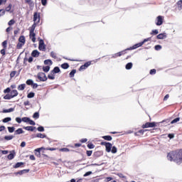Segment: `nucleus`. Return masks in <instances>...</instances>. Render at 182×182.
<instances>
[{"label": "nucleus", "instance_id": "338daca9", "mask_svg": "<svg viewBox=\"0 0 182 182\" xmlns=\"http://www.w3.org/2000/svg\"><path fill=\"white\" fill-rule=\"evenodd\" d=\"M178 6H180V8H182V1H179L178 2Z\"/></svg>", "mask_w": 182, "mask_h": 182}, {"label": "nucleus", "instance_id": "13d9d810", "mask_svg": "<svg viewBox=\"0 0 182 182\" xmlns=\"http://www.w3.org/2000/svg\"><path fill=\"white\" fill-rule=\"evenodd\" d=\"M29 124H31V126H35V122H33V120L30 119V121H28Z\"/></svg>", "mask_w": 182, "mask_h": 182}, {"label": "nucleus", "instance_id": "2eb2a0df", "mask_svg": "<svg viewBox=\"0 0 182 182\" xmlns=\"http://www.w3.org/2000/svg\"><path fill=\"white\" fill-rule=\"evenodd\" d=\"M48 79H50L51 80H53L55 79V73L54 72H51L49 75H48Z\"/></svg>", "mask_w": 182, "mask_h": 182}, {"label": "nucleus", "instance_id": "a18cd8bd", "mask_svg": "<svg viewBox=\"0 0 182 182\" xmlns=\"http://www.w3.org/2000/svg\"><path fill=\"white\" fill-rule=\"evenodd\" d=\"M159 33V30H153L152 32L151 33V35H158Z\"/></svg>", "mask_w": 182, "mask_h": 182}, {"label": "nucleus", "instance_id": "69168bd1", "mask_svg": "<svg viewBox=\"0 0 182 182\" xmlns=\"http://www.w3.org/2000/svg\"><path fill=\"white\" fill-rule=\"evenodd\" d=\"M81 143H86L87 141V139H82L80 140Z\"/></svg>", "mask_w": 182, "mask_h": 182}, {"label": "nucleus", "instance_id": "6e6d98bb", "mask_svg": "<svg viewBox=\"0 0 182 182\" xmlns=\"http://www.w3.org/2000/svg\"><path fill=\"white\" fill-rule=\"evenodd\" d=\"M150 75H156V69L151 70Z\"/></svg>", "mask_w": 182, "mask_h": 182}, {"label": "nucleus", "instance_id": "37998d69", "mask_svg": "<svg viewBox=\"0 0 182 182\" xmlns=\"http://www.w3.org/2000/svg\"><path fill=\"white\" fill-rule=\"evenodd\" d=\"M26 84L28 85H33V80H28L26 81Z\"/></svg>", "mask_w": 182, "mask_h": 182}, {"label": "nucleus", "instance_id": "3c124183", "mask_svg": "<svg viewBox=\"0 0 182 182\" xmlns=\"http://www.w3.org/2000/svg\"><path fill=\"white\" fill-rule=\"evenodd\" d=\"M29 170H23L18 172V174H23V173H28Z\"/></svg>", "mask_w": 182, "mask_h": 182}, {"label": "nucleus", "instance_id": "39448f33", "mask_svg": "<svg viewBox=\"0 0 182 182\" xmlns=\"http://www.w3.org/2000/svg\"><path fill=\"white\" fill-rule=\"evenodd\" d=\"M163 22H164V17H163L161 16H159L156 17V25H157V26H160L163 25Z\"/></svg>", "mask_w": 182, "mask_h": 182}, {"label": "nucleus", "instance_id": "0e129e2a", "mask_svg": "<svg viewBox=\"0 0 182 182\" xmlns=\"http://www.w3.org/2000/svg\"><path fill=\"white\" fill-rule=\"evenodd\" d=\"M50 55L52 56V58H56V53H53V52H52V53H50Z\"/></svg>", "mask_w": 182, "mask_h": 182}, {"label": "nucleus", "instance_id": "09e8293b", "mask_svg": "<svg viewBox=\"0 0 182 182\" xmlns=\"http://www.w3.org/2000/svg\"><path fill=\"white\" fill-rule=\"evenodd\" d=\"M87 147L88 149H95V145H93L92 144H88Z\"/></svg>", "mask_w": 182, "mask_h": 182}, {"label": "nucleus", "instance_id": "864d4df0", "mask_svg": "<svg viewBox=\"0 0 182 182\" xmlns=\"http://www.w3.org/2000/svg\"><path fill=\"white\" fill-rule=\"evenodd\" d=\"M16 122H17V123H21L22 122V119L19 117H16Z\"/></svg>", "mask_w": 182, "mask_h": 182}, {"label": "nucleus", "instance_id": "72a5a7b5", "mask_svg": "<svg viewBox=\"0 0 182 182\" xmlns=\"http://www.w3.org/2000/svg\"><path fill=\"white\" fill-rule=\"evenodd\" d=\"M23 163L22 162H18L16 165H15V168H18V167H21V166H23Z\"/></svg>", "mask_w": 182, "mask_h": 182}, {"label": "nucleus", "instance_id": "412c9836", "mask_svg": "<svg viewBox=\"0 0 182 182\" xmlns=\"http://www.w3.org/2000/svg\"><path fill=\"white\" fill-rule=\"evenodd\" d=\"M133 67V64L132 63H129L126 65V69L129 70Z\"/></svg>", "mask_w": 182, "mask_h": 182}, {"label": "nucleus", "instance_id": "f257e3e1", "mask_svg": "<svg viewBox=\"0 0 182 182\" xmlns=\"http://www.w3.org/2000/svg\"><path fill=\"white\" fill-rule=\"evenodd\" d=\"M179 156L181 159L182 154H177V151H172L168 154V160L170 161H175L177 163V156Z\"/></svg>", "mask_w": 182, "mask_h": 182}, {"label": "nucleus", "instance_id": "f03ea898", "mask_svg": "<svg viewBox=\"0 0 182 182\" xmlns=\"http://www.w3.org/2000/svg\"><path fill=\"white\" fill-rule=\"evenodd\" d=\"M30 39H31L32 42L34 43L36 42V34L35 33V27H32V28L30 30Z\"/></svg>", "mask_w": 182, "mask_h": 182}, {"label": "nucleus", "instance_id": "aec40b11", "mask_svg": "<svg viewBox=\"0 0 182 182\" xmlns=\"http://www.w3.org/2000/svg\"><path fill=\"white\" fill-rule=\"evenodd\" d=\"M22 122H24V123H28L29 122H31V119H29L28 117H23Z\"/></svg>", "mask_w": 182, "mask_h": 182}, {"label": "nucleus", "instance_id": "680f3d73", "mask_svg": "<svg viewBox=\"0 0 182 182\" xmlns=\"http://www.w3.org/2000/svg\"><path fill=\"white\" fill-rule=\"evenodd\" d=\"M26 146V143L25 141L21 142V147H25Z\"/></svg>", "mask_w": 182, "mask_h": 182}, {"label": "nucleus", "instance_id": "cd10ccee", "mask_svg": "<svg viewBox=\"0 0 182 182\" xmlns=\"http://www.w3.org/2000/svg\"><path fill=\"white\" fill-rule=\"evenodd\" d=\"M27 97H28V99H32V97H35V93L33 92L28 93V95H27Z\"/></svg>", "mask_w": 182, "mask_h": 182}, {"label": "nucleus", "instance_id": "c9c22d12", "mask_svg": "<svg viewBox=\"0 0 182 182\" xmlns=\"http://www.w3.org/2000/svg\"><path fill=\"white\" fill-rule=\"evenodd\" d=\"M15 24V20L11 19L9 21L8 25H9V26L14 25Z\"/></svg>", "mask_w": 182, "mask_h": 182}, {"label": "nucleus", "instance_id": "a878e982", "mask_svg": "<svg viewBox=\"0 0 182 182\" xmlns=\"http://www.w3.org/2000/svg\"><path fill=\"white\" fill-rule=\"evenodd\" d=\"M102 138H104L105 140H107L108 141H111L112 139L110 136H102Z\"/></svg>", "mask_w": 182, "mask_h": 182}, {"label": "nucleus", "instance_id": "20e7f679", "mask_svg": "<svg viewBox=\"0 0 182 182\" xmlns=\"http://www.w3.org/2000/svg\"><path fill=\"white\" fill-rule=\"evenodd\" d=\"M157 123L156 122H146L142 125V129H148V127H156Z\"/></svg>", "mask_w": 182, "mask_h": 182}, {"label": "nucleus", "instance_id": "e2e57ef3", "mask_svg": "<svg viewBox=\"0 0 182 182\" xmlns=\"http://www.w3.org/2000/svg\"><path fill=\"white\" fill-rule=\"evenodd\" d=\"M32 85H33V89H36V88L38 87V84L33 82Z\"/></svg>", "mask_w": 182, "mask_h": 182}, {"label": "nucleus", "instance_id": "de8ad7c7", "mask_svg": "<svg viewBox=\"0 0 182 182\" xmlns=\"http://www.w3.org/2000/svg\"><path fill=\"white\" fill-rule=\"evenodd\" d=\"M5 15V10L1 9L0 10V16H4Z\"/></svg>", "mask_w": 182, "mask_h": 182}, {"label": "nucleus", "instance_id": "603ef678", "mask_svg": "<svg viewBox=\"0 0 182 182\" xmlns=\"http://www.w3.org/2000/svg\"><path fill=\"white\" fill-rule=\"evenodd\" d=\"M11 92V88L8 87L4 90V93H9Z\"/></svg>", "mask_w": 182, "mask_h": 182}, {"label": "nucleus", "instance_id": "4c0bfd02", "mask_svg": "<svg viewBox=\"0 0 182 182\" xmlns=\"http://www.w3.org/2000/svg\"><path fill=\"white\" fill-rule=\"evenodd\" d=\"M45 65H52V60H46L44 61Z\"/></svg>", "mask_w": 182, "mask_h": 182}, {"label": "nucleus", "instance_id": "c85d7f7f", "mask_svg": "<svg viewBox=\"0 0 182 182\" xmlns=\"http://www.w3.org/2000/svg\"><path fill=\"white\" fill-rule=\"evenodd\" d=\"M8 130H9V133H14V132H15V127H8Z\"/></svg>", "mask_w": 182, "mask_h": 182}, {"label": "nucleus", "instance_id": "393cba45", "mask_svg": "<svg viewBox=\"0 0 182 182\" xmlns=\"http://www.w3.org/2000/svg\"><path fill=\"white\" fill-rule=\"evenodd\" d=\"M22 133H23V130L21 128L16 130V134H22Z\"/></svg>", "mask_w": 182, "mask_h": 182}, {"label": "nucleus", "instance_id": "7ed1b4c3", "mask_svg": "<svg viewBox=\"0 0 182 182\" xmlns=\"http://www.w3.org/2000/svg\"><path fill=\"white\" fill-rule=\"evenodd\" d=\"M18 41L19 43L17 45V48H18V49H21V48H22L23 45H25V42H26L25 36H20L18 38Z\"/></svg>", "mask_w": 182, "mask_h": 182}, {"label": "nucleus", "instance_id": "6ab92c4d", "mask_svg": "<svg viewBox=\"0 0 182 182\" xmlns=\"http://www.w3.org/2000/svg\"><path fill=\"white\" fill-rule=\"evenodd\" d=\"M4 99L5 100H10V99H12V96L11 95H9V94H7L6 95H5L4 97Z\"/></svg>", "mask_w": 182, "mask_h": 182}, {"label": "nucleus", "instance_id": "6e6552de", "mask_svg": "<svg viewBox=\"0 0 182 182\" xmlns=\"http://www.w3.org/2000/svg\"><path fill=\"white\" fill-rule=\"evenodd\" d=\"M38 49H39V50H45V43L43 42V40H40Z\"/></svg>", "mask_w": 182, "mask_h": 182}, {"label": "nucleus", "instance_id": "bf43d9fd", "mask_svg": "<svg viewBox=\"0 0 182 182\" xmlns=\"http://www.w3.org/2000/svg\"><path fill=\"white\" fill-rule=\"evenodd\" d=\"M16 75V72L13 71L11 73L10 76L11 77H14V76H15Z\"/></svg>", "mask_w": 182, "mask_h": 182}, {"label": "nucleus", "instance_id": "2f4dec72", "mask_svg": "<svg viewBox=\"0 0 182 182\" xmlns=\"http://www.w3.org/2000/svg\"><path fill=\"white\" fill-rule=\"evenodd\" d=\"M43 72H48L49 70H50V67H49V66L43 67Z\"/></svg>", "mask_w": 182, "mask_h": 182}, {"label": "nucleus", "instance_id": "423d86ee", "mask_svg": "<svg viewBox=\"0 0 182 182\" xmlns=\"http://www.w3.org/2000/svg\"><path fill=\"white\" fill-rule=\"evenodd\" d=\"M38 78L39 79V80H41V82H45V80H46L48 78L46 77V75H45V73H40L38 74Z\"/></svg>", "mask_w": 182, "mask_h": 182}, {"label": "nucleus", "instance_id": "774afa93", "mask_svg": "<svg viewBox=\"0 0 182 182\" xmlns=\"http://www.w3.org/2000/svg\"><path fill=\"white\" fill-rule=\"evenodd\" d=\"M30 160H35V156L31 155L30 156Z\"/></svg>", "mask_w": 182, "mask_h": 182}, {"label": "nucleus", "instance_id": "dca6fc26", "mask_svg": "<svg viewBox=\"0 0 182 182\" xmlns=\"http://www.w3.org/2000/svg\"><path fill=\"white\" fill-rule=\"evenodd\" d=\"M14 108H9V109H4L3 113H11V112H14Z\"/></svg>", "mask_w": 182, "mask_h": 182}, {"label": "nucleus", "instance_id": "5fc2aeb1", "mask_svg": "<svg viewBox=\"0 0 182 182\" xmlns=\"http://www.w3.org/2000/svg\"><path fill=\"white\" fill-rule=\"evenodd\" d=\"M92 174V171H88L84 174V177H87V176H90Z\"/></svg>", "mask_w": 182, "mask_h": 182}, {"label": "nucleus", "instance_id": "f3484780", "mask_svg": "<svg viewBox=\"0 0 182 182\" xmlns=\"http://www.w3.org/2000/svg\"><path fill=\"white\" fill-rule=\"evenodd\" d=\"M41 150H45V148L41 147V148H38V149H35V151L38 152V154H36V156H41Z\"/></svg>", "mask_w": 182, "mask_h": 182}, {"label": "nucleus", "instance_id": "0eeeda50", "mask_svg": "<svg viewBox=\"0 0 182 182\" xmlns=\"http://www.w3.org/2000/svg\"><path fill=\"white\" fill-rule=\"evenodd\" d=\"M41 21V18L39 17V14L38 13L34 14L33 21L35 23H39Z\"/></svg>", "mask_w": 182, "mask_h": 182}, {"label": "nucleus", "instance_id": "4be33fe9", "mask_svg": "<svg viewBox=\"0 0 182 182\" xmlns=\"http://www.w3.org/2000/svg\"><path fill=\"white\" fill-rule=\"evenodd\" d=\"M26 130H28V132H33L34 128L33 127H24Z\"/></svg>", "mask_w": 182, "mask_h": 182}, {"label": "nucleus", "instance_id": "c756f323", "mask_svg": "<svg viewBox=\"0 0 182 182\" xmlns=\"http://www.w3.org/2000/svg\"><path fill=\"white\" fill-rule=\"evenodd\" d=\"M53 72L54 73H59V72H60V69H59L58 67H55V68L53 69Z\"/></svg>", "mask_w": 182, "mask_h": 182}, {"label": "nucleus", "instance_id": "ea45409f", "mask_svg": "<svg viewBox=\"0 0 182 182\" xmlns=\"http://www.w3.org/2000/svg\"><path fill=\"white\" fill-rule=\"evenodd\" d=\"M12 9V4H9V6L6 8V12H9Z\"/></svg>", "mask_w": 182, "mask_h": 182}, {"label": "nucleus", "instance_id": "bb28decb", "mask_svg": "<svg viewBox=\"0 0 182 182\" xmlns=\"http://www.w3.org/2000/svg\"><path fill=\"white\" fill-rule=\"evenodd\" d=\"M11 120H12V119L11 117H6L3 119V122L8 123V122H11Z\"/></svg>", "mask_w": 182, "mask_h": 182}, {"label": "nucleus", "instance_id": "49530a36", "mask_svg": "<svg viewBox=\"0 0 182 182\" xmlns=\"http://www.w3.org/2000/svg\"><path fill=\"white\" fill-rule=\"evenodd\" d=\"M33 119H39V113L36 112L33 116Z\"/></svg>", "mask_w": 182, "mask_h": 182}, {"label": "nucleus", "instance_id": "473e14b6", "mask_svg": "<svg viewBox=\"0 0 182 182\" xmlns=\"http://www.w3.org/2000/svg\"><path fill=\"white\" fill-rule=\"evenodd\" d=\"M59 151H64L65 153H68V151H70V150L68 148H62L59 149Z\"/></svg>", "mask_w": 182, "mask_h": 182}, {"label": "nucleus", "instance_id": "1a4fd4ad", "mask_svg": "<svg viewBox=\"0 0 182 182\" xmlns=\"http://www.w3.org/2000/svg\"><path fill=\"white\" fill-rule=\"evenodd\" d=\"M112 144H110L109 142H108L106 146H105V149H106V151L107 153H110L112 151Z\"/></svg>", "mask_w": 182, "mask_h": 182}, {"label": "nucleus", "instance_id": "b1692460", "mask_svg": "<svg viewBox=\"0 0 182 182\" xmlns=\"http://www.w3.org/2000/svg\"><path fill=\"white\" fill-rule=\"evenodd\" d=\"M24 89H25V84H21L18 87V90H23Z\"/></svg>", "mask_w": 182, "mask_h": 182}, {"label": "nucleus", "instance_id": "c03bdc74", "mask_svg": "<svg viewBox=\"0 0 182 182\" xmlns=\"http://www.w3.org/2000/svg\"><path fill=\"white\" fill-rule=\"evenodd\" d=\"M37 130H38V132H45V128H43V127H38L37 128Z\"/></svg>", "mask_w": 182, "mask_h": 182}, {"label": "nucleus", "instance_id": "7c9ffc66", "mask_svg": "<svg viewBox=\"0 0 182 182\" xmlns=\"http://www.w3.org/2000/svg\"><path fill=\"white\" fill-rule=\"evenodd\" d=\"M61 68H63V69H68V68H69V64L68 63L62 64Z\"/></svg>", "mask_w": 182, "mask_h": 182}, {"label": "nucleus", "instance_id": "052dcab7", "mask_svg": "<svg viewBox=\"0 0 182 182\" xmlns=\"http://www.w3.org/2000/svg\"><path fill=\"white\" fill-rule=\"evenodd\" d=\"M87 156H88V157H90V156H92V151H87Z\"/></svg>", "mask_w": 182, "mask_h": 182}, {"label": "nucleus", "instance_id": "e433bc0d", "mask_svg": "<svg viewBox=\"0 0 182 182\" xmlns=\"http://www.w3.org/2000/svg\"><path fill=\"white\" fill-rule=\"evenodd\" d=\"M75 73H76V70H73L70 73V76L71 77H73L75 76Z\"/></svg>", "mask_w": 182, "mask_h": 182}, {"label": "nucleus", "instance_id": "79ce46f5", "mask_svg": "<svg viewBox=\"0 0 182 182\" xmlns=\"http://www.w3.org/2000/svg\"><path fill=\"white\" fill-rule=\"evenodd\" d=\"M177 122H180V118H176L171 121V124H174V123H177Z\"/></svg>", "mask_w": 182, "mask_h": 182}, {"label": "nucleus", "instance_id": "f704fd0d", "mask_svg": "<svg viewBox=\"0 0 182 182\" xmlns=\"http://www.w3.org/2000/svg\"><path fill=\"white\" fill-rule=\"evenodd\" d=\"M8 45V41H4L3 43H2V46L4 49H6V46Z\"/></svg>", "mask_w": 182, "mask_h": 182}, {"label": "nucleus", "instance_id": "ddd939ff", "mask_svg": "<svg viewBox=\"0 0 182 182\" xmlns=\"http://www.w3.org/2000/svg\"><path fill=\"white\" fill-rule=\"evenodd\" d=\"M18 95V91L16 90H14L11 92V97L14 98L15 97H16V95Z\"/></svg>", "mask_w": 182, "mask_h": 182}, {"label": "nucleus", "instance_id": "8fccbe9b", "mask_svg": "<svg viewBox=\"0 0 182 182\" xmlns=\"http://www.w3.org/2000/svg\"><path fill=\"white\" fill-rule=\"evenodd\" d=\"M160 49H161V46L157 45V46H155V50H160Z\"/></svg>", "mask_w": 182, "mask_h": 182}, {"label": "nucleus", "instance_id": "4468645a", "mask_svg": "<svg viewBox=\"0 0 182 182\" xmlns=\"http://www.w3.org/2000/svg\"><path fill=\"white\" fill-rule=\"evenodd\" d=\"M140 46H143V43H139L137 44H135L131 49H137V48H140Z\"/></svg>", "mask_w": 182, "mask_h": 182}, {"label": "nucleus", "instance_id": "9d476101", "mask_svg": "<svg viewBox=\"0 0 182 182\" xmlns=\"http://www.w3.org/2000/svg\"><path fill=\"white\" fill-rule=\"evenodd\" d=\"M90 65H91L90 62L86 63L85 65H82L80 68V70H85V69H86L87 68H89V66H90Z\"/></svg>", "mask_w": 182, "mask_h": 182}, {"label": "nucleus", "instance_id": "4d7b16f0", "mask_svg": "<svg viewBox=\"0 0 182 182\" xmlns=\"http://www.w3.org/2000/svg\"><path fill=\"white\" fill-rule=\"evenodd\" d=\"M47 2H48V0H41L42 5H43V6L46 5Z\"/></svg>", "mask_w": 182, "mask_h": 182}, {"label": "nucleus", "instance_id": "a211bd4d", "mask_svg": "<svg viewBox=\"0 0 182 182\" xmlns=\"http://www.w3.org/2000/svg\"><path fill=\"white\" fill-rule=\"evenodd\" d=\"M7 157L9 160H12L15 157V154H14V152H11V154H9Z\"/></svg>", "mask_w": 182, "mask_h": 182}, {"label": "nucleus", "instance_id": "a19ab883", "mask_svg": "<svg viewBox=\"0 0 182 182\" xmlns=\"http://www.w3.org/2000/svg\"><path fill=\"white\" fill-rule=\"evenodd\" d=\"M37 137H39L40 139H45L46 136H45V134H38Z\"/></svg>", "mask_w": 182, "mask_h": 182}, {"label": "nucleus", "instance_id": "5701e85b", "mask_svg": "<svg viewBox=\"0 0 182 182\" xmlns=\"http://www.w3.org/2000/svg\"><path fill=\"white\" fill-rule=\"evenodd\" d=\"M111 153H112V154H116V153H117V148H116V146H113L111 150Z\"/></svg>", "mask_w": 182, "mask_h": 182}, {"label": "nucleus", "instance_id": "f8f14e48", "mask_svg": "<svg viewBox=\"0 0 182 182\" xmlns=\"http://www.w3.org/2000/svg\"><path fill=\"white\" fill-rule=\"evenodd\" d=\"M39 51H38L37 50H34L32 53H31V55L33 57V58H38V56H39Z\"/></svg>", "mask_w": 182, "mask_h": 182}, {"label": "nucleus", "instance_id": "9b49d317", "mask_svg": "<svg viewBox=\"0 0 182 182\" xmlns=\"http://www.w3.org/2000/svg\"><path fill=\"white\" fill-rule=\"evenodd\" d=\"M166 38H167L166 33H160L157 36V39H166Z\"/></svg>", "mask_w": 182, "mask_h": 182}, {"label": "nucleus", "instance_id": "58836bf2", "mask_svg": "<svg viewBox=\"0 0 182 182\" xmlns=\"http://www.w3.org/2000/svg\"><path fill=\"white\" fill-rule=\"evenodd\" d=\"M5 140H12L14 139V136H4Z\"/></svg>", "mask_w": 182, "mask_h": 182}]
</instances>
